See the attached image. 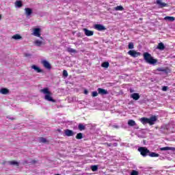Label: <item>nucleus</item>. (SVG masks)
Masks as SVG:
<instances>
[{
	"label": "nucleus",
	"mask_w": 175,
	"mask_h": 175,
	"mask_svg": "<svg viewBox=\"0 0 175 175\" xmlns=\"http://www.w3.org/2000/svg\"><path fill=\"white\" fill-rule=\"evenodd\" d=\"M84 94H85V95H87V94H88V91L87 90H84Z\"/></svg>",
	"instance_id": "nucleus-40"
},
{
	"label": "nucleus",
	"mask_w": 175,
	"mask_h": 175,
	"mask_svg": "<svg viewBox=\"0 0 175 175\" xmlns=\"http://www.w3.org/2000/svg\"><path fill=\"white\" fill-rule=\"evenodd\" d=\"M35 44L36 45V46H42V42L40 41V40H36L35 41Z\"/></svg>",
	"instance_id": "nucleus-32"
},
{
	"label": "nucleus",
	"mask_w": 175,
	"mask_h": 175,
	"mask_svg": "<svg viewBox=\"0 0 175 175\" xmlns=\"http://www.w3.org/2000/svg\"><path fill=\"white\" fill-rule=\"evenodd\" d=\"M39 142H40V143H44V137L40 138Z\"/></svg>",
	"instance_id": "nucleus-37"
},
{
	"label": "nucleus",
	"mask_w": 175,
	"mask_h": 175,
	"mask_svg": "<svg viewBox=\"0 0 175 175\" xmlns=\"http://www.w3.org/2000/svg\"><path fill=\"white\" fill-rule=\"evenodd\" d=\"M128 125L129 126H135V129H139V126L136 124V122L133 120H129Z\"/></svg>",
	"instance_id": "nucleus-7"
},
{
	"label": "nucleus",
	"mask_w": 175,
	"mask_h": 175,
	"mask_svg": "<svg viewBox=\"0 0 175 175\" xmlns=\"http://www.w3.org/2000/svg\"><path fill=\"white\" fill-rule=\"evenodd\" d=\"M1 18H2V16L0 15V20H1Z\"/></svg>",
	"instance_id": "nucleus-47"
},
{
	"label": "nucleus",
	"mask_w": 175,
	"mask_h": 175,
	"mask_svg": "<svg viewBox=\"0 0 175 175\" xmlns=\"http://www.w3.org/2000/svg\"><path fill=\"white\" fill-rule=\"evenodd\" d=\"M31 69H33L35 72H36L37 73H41V72H43V70H42L40 68L38 67L36 65L31 66Z\"/></svg>",
	"instance_id": "nucleus-15"
},
{
	"label": "nucleus",
	"mask_w": 175,
	"mask_h": 175,
	"mask_svg": "<svg viewBox=\"0 0 175 175\" xmlns=\"http://www.w3.org/2000/svg\"><path fill=\"white\" fill-rule=\"evenodd\" d=\"M114 10H116V11H122L124 10V7H122V5H118L117 7H116L114 8Z\"/></svg>",
	"instance_id": "nucleus-27"
},
{
	"label": "nucleus",
	"mask_w": 175,
	"mask_h": 175,
	"mask_svg": "<svg viewBox=\"0 0 175 175\" xmlns=\"http://www.w3.org/2000/svg\"><path fill=\"white\" fill-rule=\"evenodd\" d=\"M91 169L92 172H96L98 170V165H92Z\"/></svg>",
	"instance_id": "nucleus-31"
},
{
	"label": "nucleus",
	"mask_w": 175,
	"mask_h": 175,
	"mask_svg": "<svg viewBox=\"0 0 175 175\" xmlns=\"http://www.w3.org/2000/svg\"><path fill=\"white\" fill-rule=\"evenodd\" d=\"M148 156L150 157L151 158H157L159 157V154L149 152Z\"/></svg>",
	"instance_id": "nucleus-20"
},
{
	"label": "nucleus",
	"mask_w": 175,
	"mask_h": 175,
	"mask_svg": "<svg viewBox=\"0 0 175 175\" xmlns=\"http://www.w3.org/2000/svg\"><path fill=\"white\" fill-rule=\"evenodd\" d=\"M109 62H103L102 64H101V66L103 68H109Z\"/></svg>",
	"instance_id": "nucleus-29"
},
{
	"label": "nucleus",
	"mask_w": 175,
	"mask_h": 175,
	"mask_svg": "<svg viewBox=\"0 0 175 175\" xmlns=\"http://www.w3.org/2000/svg\"><path fill=\"white\" fill-rule=\"evenodd\" d=\"M40 91H41V92H42L43 94H44V89H42V90H41Z\"/></svg>",
	"instance_id": "nucleus-44"
},
{
	"label": "nucleus",
	"mask_w": 175,
	"mask_h": 175,
	"mask_svg": "<svg viewBox=\"0 0 175 175\" xmlns=\"http://www.w3.org/2000/svg\"><path fill=\"white\" fill-rule=\"evenodd\" d=\"M25 13L27 17H29V16H31V14H32V9H31L29 8H26L25 9Z\"/></svg>",
	"instance_id": "nucleus-13"
},
{
	"label": "nucleus",
	"mask_w": 175,
	"mask_h": 175,
	"mask_svg": "<svg viewBox=\"0 0 175 175\" xmlns=\"http://www.w3.org/2000/svg\"><path fill=\"white\" fill-rule=\"evenodd\" d=\"M83 31L86 36H92L94 35V31H92L91 30H88V29L84 28Z\"/></svg>",
	"instance_id": "nucleus-9"
},
{
	"label": "nucleus",
	"mask_w": 175,
	"mask_h": 175,
	"mask_svg": "<svg viewBox=\"0 0 175 175\" xmlns=\"http://www.w3.org/2000/svg\"><path fill=\"white\" fill-rule=\"evenodd\" d=\"M67 51H68V53H73V54H76V53H77V51H76L75 49H72V48H68V49H67Z\"/></svg>",
	"instance_id": "nucleus-24"
},
{
	"label": "nucleus",
	"mask_w": 175,
	"mask_h": 175,
	"mask_svg": "<svg viewBox=\"0 0 175 175\" xmlns=\"http://www.w3.org/2000/svg\"><path fill=\"white\" fill-rule=\"evenodd\" d=\"M113 128H116V129H118V126H117V125H113Z\"/></svg>",
	"instance_id": "nucleus-41"
},
{
	"label": "nucleus",
	"mask_w": 175,
	"mask_h": 175,
	"mask_svg": "<svg viewBox=\"0 0 175 175\" xmlns=\"http://www.w3.org/2000/svg\"><path fill=\"white\" fill-rule=\"evenodd\" d=\"M131 98H133L134 100H139L140 99V95L137 93H133L131 95Z\"/></svg>",
	"instance_id": "nucleus-14"
},
{
	"label": "nucleus",
	"mask_w": 175,
	"mask_h": 175,
	"mask_svg": "<svg viewBox=\"0 0 175 175\" xmlns=\"http://www.w3.org/2000/svg\"><path fill=\"white\" fill-rule=\"evenodd\" d=\"M31 35L36 36L37 38H40V28H34Z\"/></svg>",
	"instance_id": "nucleus-6"
},
{
	"label": "nucleus",
	"mask_w": 175,
	"mask_h": 175,
	"mask_svg": "<svg viewBox=\"0 0 175 175\" xmlns=\"http://www.w3.org/2000/svg\"><path fill=\"white\" fill-rule=\"evenodd\" d=\"M32 162H33V163H35V161H33Z\"/></svg>",
	"instance_id": "nucleus-48"
},
{
	"label": "nucleus",
	"mask_w": 175,
	"mask_h": 175,
	"mask_svg": "<svg viewBox=\"0 0 175 175\" xmlns=\"http://www.w3.org/2000/svg\"><path fill=\"white\" fill-rule=\"evenodd\" d=\"M164 20L166 21H174L175 18L173 16H165L164 18Z\"/></svg>",
	"instance_id": "nucleus-23"
},
{
	"label": "nucleus",
	"mask_w": 175,
	"mask_h": 175,
	"mask_svg": "<svg viewBox=\"0 0 175 175\" xmlns=\"http://www.w3.org/2000/svg\"><path fill=\"white\" fill-rule=\"evenodd\" d=\"M131 175H139V172L136 170H133L131 173Z\"/></svg>",
	"instance_id": "nucleus-33"
},
{
	"label": "nucleus",
	"mask_w": 175,
	"mask_h": 175,
	"mask_svg": "<svg viewBox=\"0 0 175 175\" xmlns=\"http://www.w3.org/2000/svg\"><path fill=\"white\" fill-rule=\"evenodd\" d=\"M78 129L79 131H84L85 129V126L83 125L82 124H79L78 126Z\"/></svg>",
	"instance_id": "nucleus-28"
},
{
	"label": "nucleus",
	"mask_w": 175,
	"mask_h": 175,
	"mask_svg": "<svg viewBox=\"0 0 175 175\" xmlns=\"http://www.w3.org/2000/svg\"><path fill=\"white\" fill-rule=\"evenodd\" d=\"M113 146H117V144L116 143L113 144Z\"/></svg>",
	"instance_id": "nucleus-45"
},
{
	"label": "nucleus",
	"mask_w": 175,
	"mask_h": 175,
	"mask_svg": "<svg viewBox=\"0 0 175 175\" xmlns=\"http://www.w3.org/2000/svg\"><path fill=\"white\" fill-rule=\"evenodd\" d=\"M44 99L45 100H48V102L55 103V100L53 98V93L48 88H44Z\"/></svg>",
	"instance_id": "nucleus-3"
},
{
	"label": "nucleus",
	"mask_w": 175,
	"mask_h": 175,
	"mask_svg": "<svg viewBox=\"0 0 175 175\" xmlns=\"http://www.w3.org/2000/svg\"><path fill=\"white\" fill-rule=\"evenodd\" d=\"M161 151H174L175 150V148L174 147H163V148H160Z\"/></svg>",
	"instance_id": "nucleus-12"
},
{
	"label": "nucleus",
	"mask_w": 175,
	"mask_h": 175,
	"mask_svg": "<svg viewBox=\"0 0 175 175\" xmlns=\"http://www.w3.org/2000/svg\"><path fill=\"white\" fill-rule=\"evenodd\" d=\"M162 91H164V92L167 91V86H163L162 88Z\"/></svg>",
	"instance_id": "nucleus-38"
},
{
	"label": "nucleus",
	"mask_w": 175,
	"mask_h": 175,
	"mask_svg": "<svg viewBox=\"0 0 175 175\" xmlns=\"http://www.w3.org/2000/svg\"><path fill=\"white\" fill-rule=\"evenodd\" d=\"M156 70L158 72H163L164 73H167V70L164 68H158Z\"/></svg>",
	"instance_id": "nucleus-25"
},
{
	"label": "nucleus",
	"mask_w": 175,
	"mask_h": 175,
	"mask_svg": "<svg viewBox=\"0 0 175 175\" xmlns=\"http://www.w3.org/2000/svg\"><path fill=\"white\" fill-rule=\"evenodd\" d=\"M144 59L150 65H155V64L157 63V59L152 58V57H151V55L148 53H144Z\"/></svg>",
	"instance_id": "nucleus-2"
},
{
	"label": "nucleus",
	"mask_w": 175,
	"mask_h": 175,
	"mask_svg": "<svg viewBox=\"0 0 175 175\" xmlns=\"http://www.w3.org/2000/svg\"><path fill=\"white\" fill-rule=\"evenodd\" d=\"M157 49H158V50H161V51L165 50V45L163 44V43L160 42V43H159Z\"/></svg>",
	"instance_id": "nucleus-21"
},
{
	"label": "nucleus",
	"mask_w": 175,
	"mask_h": 175,
	"mask_svg": "<svg viewBox=\"0 0 175 175\" xmlns=\"http://www.w3.org/2000/svg\"><path fill=\"white\" fill-rule=\"evenodd\" d=\"M65 135H66V136L70 137V136H73L74 133H73L72 131L69 130V129H66L65 131Z\"/></svg>",
	"instance_id": "nucleus-19"
},
{
	"label": "nucleus",
	"mask_w": 175,
	"mask_h": 175,
	"mask_svg": "<svg viewBox=\"0 0 175 175\" xmlns=\"http://www.w3.org/2000/svg\"><path fill=\"white\" fill-rule=\"evenodd\" d=\"M76 139H83V133H78L76 136Z\"/></svg>",
	"instance_id": "nucleus-30"
},
{
	"label": "nucleus",
	"mask_w": 175,
	"mask_h": 175,
	"mask_svg": "<svg viewBox=\"0 0 175 175\" xmlns=\"http://www.w3.org/2000/svg\"><path fill=\"white\" fill-rule=\"evenodd\" d=\"M63 76H64V77H68V71H67V70H64L63 71Z\"/></svg>",
	"instance_id": "nucleus-35"
},
{
	"label": "nucleus",
	"mask_w": 175,
	"mask_h": 175,
	"mask_svg": "<svg viewBox=\"0 0 175 175\" xmlns=\"http://www.w3.org/2000/svg\"><path fill=\"white\" fill-rule=\"evenodd\" d=\"M44 68L47 70L50 71V70H51V64H50V63H49V62L45 60L44 61Z\"/></svg>",
	"instance_id": "nucleus-17"
},
{
	"label": "nucleus",
	"mask_w": 175,
	"mask_h": 175,
	"mask_svg": "<svg viewBox=\"0 0 175 175\" xmlns=\"http://www.w3.org/2000/svg\"><path fill=\"white\" fill-rule=\"evenodd\" d=\"M133 47H134V45H133V42H130V43L129 44V49L130 50H132V49H133Z\"/></svg>",
	"instance_id": "nucleus-34"
},
{
	"label": "nucleus",
	"mask_w": 175,
	"mask_h": 175,
	"mask_svg": "<svg viewBox=\"0 0 175 175\" xmlns=\"http://www.w3.org/2000/svg\"><path fill=\"white\" fill-rule=\"evenodd\" d=\"M15 5L16 6V8H21L23 6V3L20 1H17L15 3Z\"/></svg>",
	"instance_id": "nucleus-26"
},
{
	"label": "nucleus",
	"mask_w": 175,
	"mask_h": 175,
	"mask_svg": "<svg viewBox=\"0 0 175 175\" xmlns=\"http://www.w3.org/2000/svg\"><path fill=\"white\" fill-rule=\"evenodd\" d=\"M4 163H8V165H11L12 166H20V163L16 161H10L5 162Z\"/></svg>",
	"instance_id": "nucleus-10"
},
{
	"label": "nucleus",
	"mask_w": 175,
	"mask_h": 175,
	"mask_svg": "<svg viewBox=\"0 0 175 175\" xmlns=\"http://www.w3.org/2000/svg\"><path fill=\"white\" fill-rule=\"evenodd\" d=\"M41 63L42 64V65H44V60H42Z\"/></svg>",
	"instance_id": "nucleus-43"
},
{
	"label": "nucleus",
	"mask_w": 175,
	"mask_h": 175,
	"mask_svg": "<svg viewBox=\"0 0 175 175\" xmlns=\"http://www.w3.org/2000/svg\"><path fill=\"white\" fill-rule=\"evenodd\" d=\"M157 5H159L160 8H166L167 4L165 3H163L162 0H157Z\"/></svg>",
	"instance_id": "nucleus-16"
},
{
	"label": "nucleus",
	"mask_w": 175,
	"mask_h": 175,
	"mask_svg": "<svg viewBox=\"0 0 175 175\" xmlns=\"http://www.w3.org/2000/svg\"><path fill=\"white\" fill-rule=\"evenodd\" d=\"M107 146H109V147H111V146H113V144H107Z\"/></svg>",
	"instance_id": "nucleus-42"
},
{
	"label": "nucleus",
	"mask_w": 175,
	"mask_h": 175,
	"mask_svg": "<svg viewBox=\"0 0 175 175\" xmlns=\"http://www.w3.org/2000/svg\"><path fill=\"white\" fill-rule=\"evenodd\" d=\"M7 118H8L9 120H16L15 118H12V117H10V116H8Z\"/></svg>",
	"instance_id": "nucleus-39"
},
{
	"label": "nucleus",
	"mask_w": 175,
	"mask_h": 175,
	"mask_svg": "<svg viewBox=\"0 0 175 175\" xmlns=\"http://www.w3.org/2000/svg\"><path fill=\"white\" fill-rule=\"evenodd\" d=\"M140 121L144 125L146 124H150V125H154L157 121V116H152L150 118H142Z\"/></svg>",
	"instance_id": "nucleus-1"
},
{
	"label": "nucleus",
	"mask_w": 175,
	"mask_h": 175,
	"mask_svg": "<svg viewBox=\"0 0 175 175\" xmlns=\"http://www.w3.org/2000/svg\"><path fill=\"white\" fill-rule=\"evenodd\" d=\"M94 28L97 31H105V29H106V27H105V26H103V25H99V24L95 25Z\"/></svg>",
	"instance_id": "nucleus-8"
},
{
	"label": "nucleus",
	"mask_w": 175,
	"mask_h": 175,
	"mask_svg": "<svg viewBox=\"0 0 175 175\" xmlns=\"http://www.w3.org/2000/svg\"><path fill=\"white\" fill-rule=\"evenodd\" d=\"M12 39H14L15 40H20V39H23V37L20 36V34H15L12 37Z\"/></svg>",
	"instance_id": "nucleus-22"
},
{
	"label": "nucleus",
	"mask_w": 175,
	"mask_h": 175,
	"mask_svg": "<svg viewBox=\"0 0 175 175\" xmlns=\"http://www.w3.org/2000/svg\"><path fill=\"white\" fill-rule=\"evenodd\" d=\"M138 151L140 152L142 157H147L150 154V150L145 147H140L138 148Z\"/></svg>",
	"instance_id": "nucleus-4"
},
{
	"label": "nucleus",
	"mask_w": 175,
	"mask_h": 175,
	"mask_svg": "<svg viewBox=\"0 0 175 175\" xmlns=\"http://www.w3.org/2000/svg\"><path fill=\"white\" fill-rule=\"evenodd\" d=\"M25 163H28L27 161H25Z\"/></svg>",
	"instance_id": "nucleus-49"
},
{
	"label": "nucleus",
	"mask_w": 175,
	"mask_h": 175,
	"mask_svg": "<svg viewBox=\"0 0 175 175\" xmlns=\"http://www.w3.org/2000/svg\"><path fill=\"white\" fill-rule=\"evenodd\" d=\"M0 94H2V95H8L9 90L7 88H3L0 89Z\"/></svg>",
	"instance_id": "nucleus-18"
},
{
	"label": "nucleus",
	"mask_w": 175,
	"mask_h": 175,
	"mask_svg": "<svg viewBox=\"0 0 175 175\" xmlns=\"http://www.w3.org/2000/svg\"><path fill=\"white\" fill-rule=\"evenodd\" d=\"M98 94L100 95H107V94H109V92H107V90H105V89H103V88H99L98 89Z\"/></svg>",
	"instance_id": "nucleus-11"
},
{
	"label": "nucleus",
	"mask_w": 175,
	"mask_h": 175,
	"mask_svg": "<svg viewBox=\"0 0 175 175\" xmlns=\"http://www.w3.org/2000/svg\"><path fill=\"white\" fill-rule=\"evenodd\" d=\"M92 96L93 97L98 96V92H96V91L93 92L92 93Z\"/></svg>",
	"instance_id": "nucleus-36"
},
{
	"label": "nucleus",
	"mask_w": 175,
	"mask_h": 175,
	"mask_svg": "<svg viewBox=\"0 0 175 175\" xmlns=\"http://www.w3.org/2000/svg\"><path fill=\"white\" fill-rule=\"evenodd\" d=\"M128 54L133 57V58H136L137 57L140 56V52H137L135 50H131L128 52Z\"/></svg>",
	"instance_id": "nucleus-5"
},
{
	"label": "nucleus",
	"mask_w": 175,
	"mask_h": 175,
	"mask_svg": "<svg viewBox=\"0 0 175 175\" xmlns=\"http://www.w3.org/2000/svg\"><path fill=\"white\" fill-rule=\"evenodd\" d=\"M46 142H47V141H46V139H44V143H46Z\"/></svg>",
	"instance_id": "nucleus-46"
}]
</instances>
